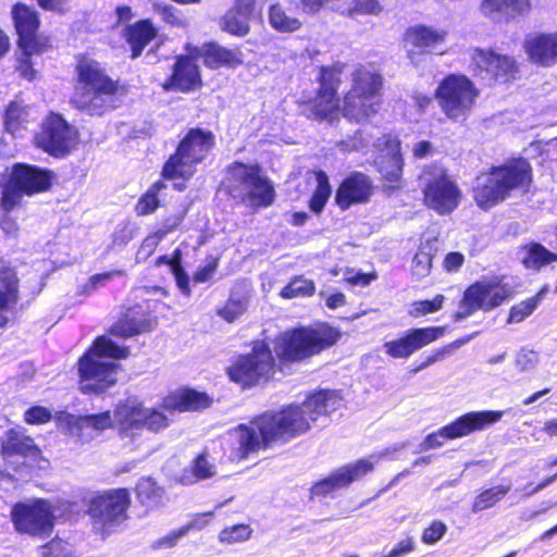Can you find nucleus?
Listing matches in <instances>:
<instances>
[{"label":"nucleus","instance_id":"nucleus-1","mask_svg":"<svg viewBox=\"0 0 557 557\" xmlns=\"http://www.w3.org/2000/svg\"><path fill=\"white\" fill-rule=\"evenodd\" d=\"M339 391L317 389L301 403H290L277 409L253 416L247 423H239L231 431L236 446L232 450L237 461L249 456L285 445L308 434L312 424L336 411L342 401Z\"/></svg>","mask_w":557,"mask_h":557},{"label":"nucleus","instance_id":"nucleus-2","mask_svg":"<svg viewBox=\"0 0 557 557\" xmlns=\"http://www.w3.org/2000/svg\"><path fill=\"white\" fill-rule=\"evenodd\" d=\"M341 332L327 323L287 330L274 338V351L267 341L252 343L248 352L233 358L225 373L242 389L264 385L274 380L284 367L301 362L334 346Z\"/></svg>","mask_w":557,"mask_h":557},{"label":"nucleus","instance_id":"nucleus-3","mask_svg":"<svg viewBox=\"0 0 557 557\" xmlns=\"http://www.w3.org/2000/svg\"><path fill=\"white\" fill-rule=\"evenodd\" d=\"M74 89L70 104L89 116L101 117L120 106L127 86L87 52L74 57Z\"/></svg>","mask_w":557,"mask_h":557},{"label":"nucleus","instance_id":"nucleus-4","mask_svg":"<svg viewBox=\"0 0 557 557\" xmlns=\"http://www.w3.org/2000/svg\"><path fill=\"white\" fill-rule=\"evenodd\" d=\"M216 145L215 134L200 126L188 127L178 139L175 150L161 168V177L173 182V189L185 191L187 182L197 173V166L206 161Z\"/></svg>","mask_w":557,"mask_h":557},{"label":"nucleus","instance_id":"nucleus-5","mask_svg":"<svg viewBox=\"0 0 557 557\" xmlns=\"http://www.w3.org/2000/svg\"><path fill=\"white\" fill-rule=\"evenodd\" d=\"M11 20L16 36L17 54L15 71L27 82L38 77L33 60L52 49L51 37L40 32L41 18L39 12L32 5L17 1L11 7Z\"/></svg>","mask_w":557,"mask_h":557},{"label":"nucleus","instance_id":"nucleus-6","mask_svg":"<svg viewBox=\"0 0 557 557\" xmlns=\"http://www.w3.org/2000/svg\"><path fill=\"white\" fill-rule=\"evenodd\" d=\"M132 493L127 487L98 491L87 502L88 515L94 530L102 537L115 532L129 519Z\"/></svg>","mask_w":557,"mask_h":557},{"label":"nucleus","instance_id":"nucleus-7","mask_svg":"<svg viewBox=\"0 0 557 557\" xmlns=\"http://www.w3.org/2000/svg\"><path fill=\"white\" fill-rule=\"evenodd\" d=\"M55 173L34 164L15 163L4 181L0 205L3 211L11 212L24 196H35L51 189Z\"/></svg>","mask_w":557,"mask_h":557},{"label":"nucleus","instance_id":"nucleus-8","mask_svg":"<svg viewBox=\"0 0 557 557\" xmlns=\"http://www.w3.org/2000/svg\"><path fill=\"white\" fill-rule=\"evenodd\" d=\"M345 65L334 63L319 67L318 88L313 97L299 100V104L309 110V117L317 121L334 122L342 113L339 87Z\"/></svg>","mask_w":557,"mask_h":557},{"label":"nucleus","instance_id":"nucleus-9","mask_svg":"<svg viewBox=\"0 0 557 557\" xmlns=\"http://www.w3.org/2000/svg\"><path fill=\"white\" fill-rule=\"evenodd\" d=\"M478 96L474 83L468 76L455 73L442 78L434 91L441 111L454 123H462L469 117Z\"/></svg>","mask_w":557,"mask_h":557},{"label":"nucleus","instance_id":"nucleus-10","mask_svg":"<svg viewBox=\"0 0 557 557\" xmlns=\"http://www.w3.org/2000/svg\"><path fill=\"white\" fill-rule=\"evenodd\" d=\"M423 203L440 215L450 214L461 200V191L447 169L432 164L423 170Z\"/></svg>","mask_w":557,"mask_h":557},{"label":"nucleus","instance_id":"nucleus-11","mask_svg":"<svg viewBox=\"0 0 557 557\" xmlns=\"http://www.w3.org/2000/svg\"><path fill=\"white\" fill-rule=\"evenodd\" d=\"M35 146L53 158H64L76 149L78 131L60 113L49 112L35 135Z\"/></svg>","mask_w":557,"mask_h":557},{"label":"nucleus","instance_id":"nucleus-12","mask_svg":"<svg viewBox=\"0 0 557 557\" xmlns=\"http://www.w3.org/2000/svg\"><path fill=\"white\" fill-rule=\"evenodd\" d=\"M10 518L17 533L40 539L51 535L55 520L53 507L42 498L15 503Z\"/></svg>","mask_w":557,"mask_h":557},{"label":"nucleus","instance_id":"nucleus-13","mask_svg":"<svg viewBox=\"0 0 557 557\" xmlns=\"http://www.w3.org/2000/svg\"><path fill=\"white\" fill-rule=\"evenodd\" d=\"M493 176L490 185V207L510 196L515 189H528L532 183L533 170L530 162L522 158H512L499 166L490 168Z\"/></svg>","mask_w":557,"mask_h":557},{"label":"nucleus","instance_id":"nucleus-14","mask_svg":"<svg viewBox=\"0 0 557 557\" xmlns=\"http://www.w3.org/2000/svg\"><path fill=\"white\" fill-rule=\"evenodd\" d=\"M120 366L85 350L76 362L78 389L84 395H102L117 383Z\"/></svg>","mask_w":557,"mask_h":557},{"label":"nucleus","instance_id":"nucleus-15","mask_svg":"<svg viewBox=\"0 0 557 557\" xmlns=\"http://www.w3.org/2000/svg\"><path fill=\"white\" fill-rule=\"evenodd\" d=\"M374 463L367 458L345 463L327 475L313 482L309 490V499H323L334 497L339 490H347L355 482L361 481L364 476L374 471Z\"/></svg>","mask_w":557,"mask_h":557},{"label":"nucleus","instance_id":"nucleus-16","mask_svg":"<svg viewBox=\"0 0 557 557\" xmlns=\"http://www.w3.org/2000/svg\"><path fill=\"white\" fill-rule=\"evenodd\" d=\"M196 53H182L174 57L171 73L161 84L165 92L189 94L200 90L203 86L200 66Z\"/></svg>","mask_w":557,"mask_h":557},{"label":"nucleus","instance_id":"nucleus-17","mask_svg":"<svg viewBox=\"0 0 557 557\" xmlns=\"http://www.w3.org/2000/svg\"><path fill=\"white\" fill-rule=\"evenodd\" d=\"M445 326L411 327L399 337L384 343L385 354L393 359H407L444 335Z\"/></svg>","mask_w":557,"mask_h":557},{"label":"nucleus","instance_id":"nucleus-18","mask_svg":"<svg viewBox=\"0 0 557 557\" xmlns=\"http://www.w3.org/2000/svg\"><path fill=\"white\" fill-rule=\"evenodd\" d=\"M487 426V410L465 413L449 424L428 434L423 440V449H434L446 441L467 436Z\"/></svg>","mask_w":557,"mask_h":557},{"label":"nucleus","instance_id":"nucleus-19","mask_svg":"<svg viewBox=\"0 0 557 557\" xmlns=\"http://www.w3.org/2000/svg\"><path fill=\"white\" fill-rule=\"evenodd\" d=\"M375 186L372 178L359 171L349 173L335 190V205L346 211L352 206L368 203L374 195Z\"/></svg>","mask_w":557,"mask_h":557},{"label":"nucleus","instance_id":"nucleus-20","mask_svg":"<svg viewBox=\"0 0 557 557\" xmlns=\"http://www.w3.org/2000/svg\"><path fill=\"white\" fill-rule=\"evenodd\" d=\"M146 305L149 300L145 301ZM148 307V306H146ZM157 318L148 308L137 304L128 307L109 329V334L119 338H131L153 330Z\"/></svg>","mask_w":557,"mask_h":557},{"label":"nucleus","instance_id":"nucleus-21","mask_svg":"<svg viewBox=\"0 0 557 557\" xmlns=\"http://www.w3.org/2000/svg\"><path fill=\"white\" fill-rule=\"evenodd\" d=\"M0 455L4 460L22 458L36 462L41 459L42 451L24 428L15 426L4 432L0 442Z\"/></svg>","mask_w":557,"mask_h":557},{"label":"nucleus","instance_id":"nucleus-22","mask_svg":"<svg viewBox=\"0 0 557 557\" xmlns=\"http://www.w3.org/2000/svg\"><path fill=\"white\" fill-rule=\"evenodd\" d=\"M186 52L196 53L201 58L203 65L209 70H219L221 67L236 69L244 63L243 52L239 47L227 49L215 41H208L199 49L196 46L187 44Z\"/></svg>","mask_w":557,"mask_h":557},{"label":"nucleus","instance_id":"nucleus-23","mask_svg":"<svg viewBox=\"0 0 557 557\" xmlns=\"http://www.w3.org/2000/svg\"><path fill=\"white\" fill-rule=\"evenodd\" d=\"M212 404L213 398L207 392L183 386L169 392L162 398L161 406L170 412H199L210 408Z\"/></svg>","mask_w":557,"mask_h":557},{"label":"nucleus","instance_id":"nucleus-24","mask_svg":"<svg viewBox=\"0 0 557 557\" xmlns=\"http://www.w3.org/2000/svg\"><path fill=\"white\" fill-rule=\"evenodd\" d=\"M258 166V163H245L243 161H233L226 165L221 188L230 199L234 200L235 205H239L243 200L245 190L250 187Z\"/></svg>","mask_w":557,"mask_h":557},{"label":"nucleus","instance_id":"nucleus-25","mask_svg":"<svg viewBox=\"0 0 557 557\" xmlns=\"http://www.w3.org/2000/svg\"><path fill=\"white\" fill-rule=\"evenodd\" d=\"M523 49L531 63L553 67L557 64V30L528 36L523 41Z\"/></svg>","mask_w":557,"mask_h":557},{"label":"nucleus","instance_id":"nucleus-26","mask_svg":"<svg viewBox=\"0 0 557 557\" xmlns=\"http://www.w3.org/2000/svg\"><path fill=\"white\" fill-rule=\"evenodd\" d=\"M121 36L128 47L129 58L135 60L158 38L159 28L150 17H145L126 24Z\"/></svg>","mask_w":557,"mask_h":557},{"label":"nucleus","instance_id":"nucleus-27","mask_svg":"<svg viewBox=\"0 0 557 557\" xmlns=\"http://www.w3.org/2000/svg\"><path fill=\"white\" fill-rule=\"evenodd\" d=\"M383 99L348 89L343 97L342 114L349 122L364 123L376 115Z\"/></svg>","mask_w":557,"mask_h":557},{"label":"nucleus","instance_id":"nucleus-28","mask_svg":"<svg viewBox=\"0 0 557 557\" xmlns=\"http://www.w3.org/2000/svg\"><path fill=\"white\" fill-rule=\"evenodd\" d=\"M276 197V191L271 180L263 174L262 166L259 164L250 187L245 190V195L239 205L246 206L253 212L271 207Z\"/></svg>","mask_w":557,"mask_h":557},{"label":"nucleus","instance_id":"nucleus-29","mask_svg":"<svg viewBox=\"0 0 557 557\" xmlns=\"http://www.w3.org/2000/svg\"><path fill=\"white\" fill-rule=\"evenodd\" d=\"M256 0H236L234 5L220 18L223 32L244 37L250 32L249 21L253 13Z\"/></svg>","mask_w":557,"mask_h":557},{"label":"nucleus","instance_id":"nucleus-30","mask_svg":"<svg viewBox=\"0 0 557 557\" xmlns=\"http://www.w3.org/2000/svg\"><path fill=\"white\" fill-rule=\"evenodd\" d=\"M20 300V278L10 267L0 268V330L8 326L12 311Z\"/></svg>","mask_w":557,"mask_h":557},{"label":"nucleus","instance_id":"nucleus-31","mask_svg":"<svg viewBox=\"0 0 557 557\" xmlns=\"http://www.w3.org/2000/svg\"><path fill=\"white\" fill-rule=\"evenodd\" d=\"M384 85L383 74L373 66L358 64L351 72L349 89L356 92L383 99Z\"/></svg>","mask_w":557,"mask_h":557},{"label":"nucleus","instance_id":"nucleus-32","mask_svg":"<svg viewBox=\"0 0 557 557\" xmlns=\"http://www.w3.org/2000/svg\"><path fill=\"white\" fill-rule=\"evenodd\" d=\"M145 408L140 403L120 401L113 410L114 428L120 436H131L143 429Z\"/></svg>","mask_w":557,"mask_h":557},{"label":"nucleus","instance_id":"nucleus-33","mask_svg":"<svg viewBox=\"0 0 557 557\" xmlns=\"http://www.w3.org/2000/svg\"><path fill=\"white\" fill-rule=\"evenodd\" d=\"M448 32L441 28H433L423 24L410 26L404 34L406 44L428 52L431 49L444 44L447 39Z\"/></svg>","mask_w":557,"mask_h":557},{"label":"nucleus","instance_id":"nucleus-34","mask_svg":"<svg viewBox=\"0 0 557 557\" xmlns=\"http://www.w3.org/2000/svg\"><path fill=\"white\" fill-rule=\"evenodd\" d=\"M520 262L525 270L539 272L557 263V253L547 249L541 243L531 240L519 246Z\"/></svg>","mask_w":557,"mask_h":557},{"label":"nucleus","instance_id":"nucleus-35","mask_svg":"<svg viewBox=\"0 0 557 557\" xmlns=\"http://www.w3.org/2000/svg\"><path fill=\"white\" fill-rule=\"evenodd\" d=\"M487 298V283L475 282L468 286L458 304V309L454 313L455 321H461L480 310Z\"/></svg>","mask_w":557,"mask_h":557},{"label":"nucleus","instance_id":"nucleus-36","mask_svg":"<svg viewBox=\"0 0 557 557\" xmlns=\"http://www.w3.org/2000/svg\"><path fill=\"white\" fill-rule=\"evenodd\" d=\"M136 500L148 513L158 508L163 498L164 488L151 476H141L134 487Z\"/></svg>","mask_w":557,"mask_h":557},{"label":"nucleus","instance_id":"nucleus-37","mask_svg":"<svg viewBox=\"0 0 557 557\" xmlns=\"http://www.w3.org/2000/svg\"><path fill=\"white\" fill-rule=\"evenodd\" d=\"M490 72L496 83L508 84L519 77V65L513 58L490 49Z\"/></svg>","mask_w":557,"mask_h":557},{"label":"nucleus","instance_id":"nucleus-38","mask_svg":"<svg viewBox=\"0 0 557 557\" xmlns=\"http://www.w3.org/2000/svg\"><path fill=\"white\" fill-rule=\"evenodd\" d=\"M216 474V467L209 460V450L203 448L191 460L185 470L182 480L185 483H194L213 478Z\"/></svg>","mask_w":557,"mask_h":557},{"label":"nucleus","instance_id":"nucleus-39","mask_svg":"<svg viewBox=\"0 0 557 557\" xmlns=\"http://www.w3.org/2000/svg\"><path fill=\"white\" fill-rule=\"evenodd\" d=\"M165 180L162 177L153 182L148 189L140 195L134 206L137 216H146L154 213L161 206L160 193L166 188Z\"/></svg>","mask_w":557,"mask_h":557},{"label":"nucleus","instance_id":"nucleus-40","mask_svg":"<svg viewBox=\"0 0 557 557\" xmlns=\"http://www.w3.org/2000/svg\"><path fill=\"white\" fill-rule=\"evenodd\" d=\"M314 177L317 185L308 200V208L312 213L319 215L323 212L332 195V186L329 175L323 170L314 171Z\"/></svg>","mask_w":557,"mask_h":557},{"label":"nucleus","instance_id":"nucleus-41","mask_svg":"<svg viewBox=\"0 0 557 557\" xmlns=\"http://www.w3.org/2000/svg\"><path fill=\"white\" fill-rule=\"evenodd\" d=\"M403 153L392 154L389 157L377 156L376 168L382 178L391 185H397L403 178L404 172Z\"/></svg>","mask_w":557,"mask_h":557},{"label":"nucleus","instance_id":"nucleus-42","mask_svg":"<svg viewBox=\"0 0 557 557\" xmlns=\"http://www.w3.org/2000/svg\"><path fill=\"white\" fill-rule=\"evenodd\" d=\"M530 9V0H490V13L506 22L528 13Z\"/></svg>","mask_w":557,"mask_h":557},{"label":"nucleus","instance_id":"nucleus-43","mask_svg":"<svg viewBox=\"0 0 557 557\" xmlns=\"http://www.w3.org/2000/svg\"><path fill=\"white\" fill-rule=\"evenodd\" d=\"M86 350H92V356L100 359H102V357H107L122 360L129 356V348L127 346H120L106 336L96 337Z\"/></svg>","mask_w":557,"mask_h":557},{"label":"nucleus","instance_id":"nucleus-44","mask_svg":"<svg viewBox=\"0 0 557 557\" xmlns=\"http://www.w3.org/2000/svg\"><path fill=\"white\" fill-rule=\"evenodd\" d=\"M315 283L304 275H295L280 290L278 296L283 299L308 298L315 294Z\"/></svg>","mask_w":557,"mask_h":557},{"label":"nucleus","instance_id":"nucleus-45","mask_svg":"<svg viewBox=\"0 0 557 557\" xmlns=\"http://www.w3.org/2000/svg\"><path fill=\"white\" fill-rule=\"evenodd\" d=\"M512 278L502 275L490 280V308L503 305L511 299L516 294Z\"/></svg>","mask_w":557,"mask_h":557},{"label":"nucleus","instance_id":"nucleus-46","mask_svg":"<svg viewBox=\"0 0 557 557\" xmlns=\"http://www.w3.org/2000/svg\"><path fill=\"white\" fill-rule=\"evenodd\" d=\"M182 223L181 216H170L163 221L161 227L148 234L141 242L140 249L146 250L147 256H151L160 242L170 233H173Z\"/></svg>","mask_w":557,"mask_h":557},{"label":"nucleus","instance_id":"nucleus-47","mask_svg":"<svg viewBox=\"0 0 557 557\" xmlns=\"http://www.w3.org/2000/svg\"><path fill=\"white\" fill-rule=\"evenodd\" d=\"M269 23L280 33H293L301 27V22L297 17L289 16L278 3L269 8Z\"/></svg>","mask_w":557,"mask_h":557},{"label":"nucleus","instance_id":"nucleus-48","mask_svg":"<svg viewBox=\"0 0 557 557\" xmlns=\"http://www.w3.org/2000/svg\"><path fill=\"white\" fill-rule=\"evenodd\" d=\"M248 308L247 297H235L231 295L222 306L215 309V313L226 323H234L245 314Z\"/></svg>","mask_w":557,"mask_h":557},{"label":"nucleus","instance_id":"nucleus-49","mask_svg":"<svg viewBox=\"0 0 557 557\" xmlns=\"http://www.w3.org/2000/svg\"><path fill=\"white\" fill-rule=\"evenodd\" d=\"M253 533L252 528L248 523H236L223 528L218 534V541L224 545H234L247 542Z\"/></svg>","mask_w":557,"mask_h":557},{"label":"nucleus","instance_id":"nucleus-50","mask_svg":"<svg viewBox=\"0 0 557 557\" xmlns=\"http://www.w3.org/2000/svg\"><path fill=\"white\" fill-rule=\"evenodd\" d=\"M25 122H27L26 107L18 101H10L5 107L3 114V123L5 129L9 133L14 134L15 132L20 131Z\"/></svg>","mask_w":557,"mask_h":557},{"label":"nucleus","instance_id":"nucleus-51","mask_svg":"<svg viewBox=\"0 0 557 557\" xmlns=\"http://www.w3.org/2000/svg\"><path fill=\"white\" fill-rule=\"evenodd\" d=\"M542 298V292L512 306L507 317V323H520L530 317L537 308Z\"/></svg>","mask_w":557,"mask_h":557},{"label":"nucleus","instance_id":"nucleus-52","mask_svg":"<svg viewBox=\"0 0 557 557\" xmlns=\"http://www.w3.org/2000/svg\"><path fill=\"white\" fill-rule=\"evenodd\" d=\"M55 422L66 434L83 438L84 419L83 416H76L67 411H58Z\"/></svg>","mask_w":557,"mask_h":557},{"label":"nucleus","instance_id":"nucleus-53","mask_svg":"<svg viewBox=\"0 0 557 557\" xmlns=\"http://www.w3.org/2000/svg\"><path fill=\"white\" fill-rule=\"evenodd\" d=\"M431 250V246L421 245L412 259V273L419 278L431 273L434 258Z\"/></svg>","mask_w":557,"mask_h":557},{"label":"nucleus","instance_id":"nucleus-54","mask_svg":"<svg viewBox=\"0 0 557 557\" xmlns=\"http://www.w3.org/2000/svg\"><path fill=\"white\" fill-rule=\"evenodd\" d=\"M84 430L92 429L98 432H103L114 428V420L110 410L99 413L83 414Z\"/></svg>","mask_w":557,"mask_h":557},{"label":"nucleus","instance_id":"nucleus-55","mask_svg":"<svg viewBox=\"0 0 557 557\" xmlns=\"http://www.w3.org/2000/svg\"><path fill=\"white\" fill-rule=\"evenodd\" d=\"M445 297L441 294L432 299L417 300L411 304L410 315L413 318L434 313L442 309Z\"/></svg>","mask_w":557,"mask_h":557},{"label":"nucleus","instance_id":"nucleus-56","mask_svg":"<svg viewBox=\"0 0 557 557\" xmlns=\"http://www.w3.org/2000/svg\"><path fill=\"white\" fill-rule=\"evenodd\" d=\"M42 557H77L72 546L59 537H54L41 547Z\"/></svg>","mask_w":557,"mask_h":557},{"label":"nucleus","instance_id":"nucleus-57","mask_svg":"<svg viewBox=\"0 0 557 557\" xmlns=\"http://www.w3.org/2000/svg\"><path fill=\"white\" fill-rule=\"evenodd\" d=\"M377 156L389 157L401 153V141L397 135L392 133L383 134L375 143Z\"/></svg>","mask_w":557,"mask_h":557},{"label":"nucleus","instance_id":"nucleus-58","mask_svg":"<svg viewBox=\"0 0 557 557\" xmlns=\"http://www.w3.org/2000/svg\"><path fill=\"white\" fill-rule=\"evenodd\" d=\"M154 10L160 14L161 20L170 26L184 27L186 25V21L182 12L173 5L156 4Z\"/></svg>","mask_w":557,"mask_h":557},{"label":"nucleus","instance_id":"nucleus-59","mask_svg":"<svg viewBox=\"0 0 557 557\" xmlns=\"http://www.w3.org/2000/svg\"><path fill=\"white\" fill-rule=\"evenodd\" d=\"M169 426L168 417L157 409H145L143 429L146 428L151 432L158 433Z\"/></svg>","mask_w":557,"mask_h":557},{"label":"nucleus","instance_id":"nucleus-60","mask_svg":"<svg viewBox=\"0 0 557 557\" xmlns=\"http://www.w3.org/2000/svg\"><path fill=\"white\" fill-rule=\"evenodd\" d=\"M447 532V525L441 520H433L425 527L421 534V542L425 545H433L441 541Z\"/></svg>","mask_w":557,"mask_h":557},{"label":"nucleus","instance_id":"nucleus-61","mask_svg":"<svg viewBox=\"0 0 557 557\" xmlns=\"http://www.w3.org/2000/svg\"><path fill=\"white\" fill-rule=\"evenodd\" d=\"M51 419L52 413L44 406H32L24 412V421L30 425L46 424Z\"/></svg>","mask_w":557,"mask_h":557},{"label":"nucleus","instance_id":"nucleus-62","mask_svg":"<svg viewBox=\"0 0 557 557\" xmlns=\"http://www.w3.org/2000/svg\"><path fill=\"white\" fill-rule=\"evenodd\" d=\"M124 275L123 270H112L107 271L102 273H97L91 275L87 283L85 284V292H94L96 290L100 285H103L106 282L113 280L116 276Z\"/></svg>","mask_w":557,"mask_h":557},{"label":"nucleus","instance_id":"nucleus-63","mask_svg":"<svg viewBox=\"0 0 557 557\" xmlns=\"http://www.w3.org/2000/svg\"><path fill=\"white\" fill-rule=\"evenodd\" d=\"M350 11L356 14L377 15L382 7L379 0H352Z\"/></svg>","mask_w":557,"mask_h":557},{"label":"nucleus","instance_id":"nucleus-64","mask_svg":"<svg viewBox=\"0 0 557 557\" xmlns=\"http://www.w3.org/2000/svg\"><path fill=\"white\" fill-rule=\"evenodd\" d=\"M219 267V258L218 257H209L207 258V262L206 264H203L202 267L198 268L194 275H193V280L195 283H205L207 281H209L212 275L214 274V272L216 271Z\"/></svg>","mask_w":557,"mask_h":557}]
</instances>
